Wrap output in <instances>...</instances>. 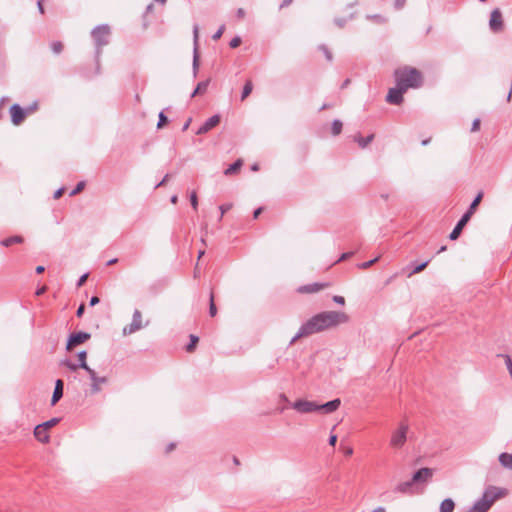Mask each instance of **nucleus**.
<instances>
[{
	"instance_id": "60",
	"label": "nucleus",
	"mask_w": 512,
	"mask_h": 512,
	"mask_svg": "<svg viewBox=\"0 0 512 512\" xmlns=\"http://www.w3.org/2000/svg\"><path fill=\"white\" fill-rule=\"evenodd\" d=\"M99 301H100V300H99V298H98L97 296H93V297H91V299H90L89 305H90V306H94V305L98 304V303H99Z\"/></svg>"
},
{
	"instance_id": "13",
	"label": "nucleus",
	"mask_w": 512,
	"mask_h": 512,
	"mask_svg": "<svg viewBox=\"0 0 512 512\" xmlns=\"http://www.w3.org/2000/svg\"><path fill=\"white\" fill-rule=\"evenodd\" d=\"M86 372L88 373L89 378L92 381L91 393L92 394L99 393L101 391L100 385L101 384H105L107 382V378L105 376L99 377L97 375L96 371L94 369H92V368L88 369Z\"/></svg>"
},
{
	"instance_id": "5",
	"label": "nucleus",
	"mask_w": 512,
	"mask_h": 512,
	"mask_svg": "<svg viewBox=\"0 0 512 512\" xmlns=\"http://www.w3.org/2000/svg\"><path fill=\"white\" fill-rule=\"evenodd\" d=\"M409 425L406 421H401L398 427L392 431L390 437V446L394 449H401L408 438Z\"/></svg>"
},
{
	"instance_id": "10",
	"label": "nucleus",
	"mask_w": 512,
	"mask_h": 512,
	"mask_svg": "<svg viewBox=\"0 0 512 512\" xmlns=\"http://www.w3.org/2000/svg\"><path fill=\"white\" fill-rule=\"evenodd\" d=\"M489 27H490L491 31L494 33H498L503 30L504 23H503L502 13H501L500 9L495 8L491 12L490 20H489Z\"/></svg>"
},
{
	"instance_id": "58",
	"label": "nucleus",
	"mask_w": 512,
	"mask_h": 512,
	"mask_svg": "<svg viewBox=\"0 0 512 512\" xmlns=\"http://www.w3.org/2000/svg\"><path fill=\"white\" fill-rule=\"evenodd\" d=\"M293 2V0H283L282 3L280 4V9H283L285 7H288L289 5H291V3Z\"/></svg>"
},
{
	"instance_id": "29",
	"label": "nucleus",
	"mask_w": 512,
	"mask_h": 512,
	"mask_svg": "<svg viewBox=\"0 0 512 512\" xmlns=\"http://www.w3.org/2000/svg\"><path fill=\"white\" fill-rule=\"evenodd\" d=\"M373 138H374L373 134H370L366 137L357 136V137H355V141H357V143L359 144V146L361 148H365L368 144H370L372 142Z\"/></svg>"
},
{
	"instance_id": "41",
	"label": "nucleus",
	"mask_w": 512,
	"mask_h": 512,
	"mask_svg": "<svg viewBox=\"0 0 512 512\" xmlns=\"http://www.w3.org/2000/svg\"><path fill=\"white\" fill-rule=\"evenodd\" d=\"M84 187H85V182L80 181L79 183H77L76 187L70 192V196L77 195L84 189Z\"/></svg>"
},
{
	"instance_id": "63",
	"label": "nucleus",
	"mask_w": 512,
	"mask_h": 512,
	"mask_svg": "<svg viewBox=\"0 0 512 512\" xmlns=\"http://www.w3.org/2000/svg\"><path fill=\"white\" fill-rule=\"evenodd\" d=\"M191 121H192L191 118L187 119V121L184 123V125L182 127V131H186L189 128Z\"/></svg>"
},
{
	"instance_id": "16",
	"label": "nucleus",
	"mask_w": 512,
	"mask_h": 512,
	"mask_svg": "<svg viewBox=\"0 0 512 512\" xmlns=\"http://www.w3.org/2000/svg\"><path fill=\"white\" fill-rule=\"evenodd\" d=\"M220 122V115L215 114L208 118L196 131L197 135L205 134L218 125Z\"/></svg>"
},
{
	"instance_id": "32",
	"label": "nucleus",
	"mask_w": 512,
	"mask_h": 512,
	"mask_svg": "<svg viewBox=\"0 0 512 512\" xmlns=\"http://www.w3.org/2000/svg\"><path fill=\"white\" fill-rule=\"evenodd\" d=\"M252 90H253L252 82L250 80L246 81V83L244 84L243 90H242L241 100H244L246 97H248L250 95V93L252 92Z\"/></svg>"
},
{
	"instance_id": "46",
	"label": "nucleus",
	"mask_w": 512,
	"mask_h": 512,
	"mask_svg": "<svg viewBox=\"0 0 512 512\" xmlns=\"http://www.w3.org/2000/svg\"><path fill=\"white\" fill-rule=\"evenodd\" d=\"M225 30V26L222 25L219 27V29L214 33V35L212 36L213 40H218L221 38L223 32Z\"/></svg>"
},
{
	"instance_id": "30",
	"label": "nucleus",
	"mask_w": 512,
	"mask_h": 512,
	"mask_svg": "<svg viewBox=\"0 0 512 512\" xmlns=\"http://www.w3.org/2000/svg\"><path fill=\"white\" fill-rule=\"evenodd\" d=\"M430 260H426L420 264H412V270L410 271V273L408 274V276H412L413 274H417V273H420L421 271H423L427 265L429 264Z\"/></svg>"
},
{
	"instance_id": "44",
	"label": "nucleus",
	"mask_w": 512,
	"mask_h": 512,
	"mask_svg": "<svg viewBox=\"0 0 512 512\" xmlns=\"http://www.w3.org/2000/svg\"><path fill=\"white\" fill-rule=\"evenodd\" d=\"M367 19H370V20H374L378 23H383L385 22V18L379 14H375V15H368L367 16Z\"/></svg>"
},
{
	"instance_id": "62",
	"label": "nucleus",
	"mask_w": 512,
	"mask_h": 512,
	"mask_svg": "<svg viewBox=\"0 0 512 512\" xmlns=\"http://www.w3.org/2000/svg\"><path fill=\"white\" fill-rule=\"evenodd\" d=\"M37 7H38L39 12L41 14H43L44 13V7H43V4H42V0H38Z\"/></svg>"
},
{
	"instance_id": "51",
	"label": "nucleus",
	"mask_w": 512,
	"mask_h": 512,
	"mask_svg": "<svg viewBox=\"0 0 512 512\" xmlns=\"http://www.w3.org/2000/svg\"><path fill=\"white\" fill-rule=\"evenodd\" d=\"M405 3H406V0H395L394 7L397 10L402 9L404 7Z\"/></svg>"
},
{
	"instance_id": "57",
	"label": "nucleus",
	"mask_w": 512,
	"mask_h": 512,
	"mask_svg": "<svg viewBox=\"0 0 512 512\" xmlns=\"http://www.w3.org/2000/svg\"><path fill=\"white\" fill-rule=\"evenodd\" d=\"M336 442H337V435H335V434L330 435V437H329V444L331 446H335Z\"/></svg>"
},
{
	"instance_id": "39",
	"label": "nucleus",
	"mask_w": 512,
	"mask_h": 512,
	"mask_svg": "<svg viewBox=\"0 0 512 512\" xmlns=\"http://www.w3.org/2000/svg\"><path fill=\"white\" fill-rule=\"evenodd\" d=\"M60 421L59 418H52L42 424H40L45 430H48L49 428L55 426Z\"/></svg>"
},
{
	"instance_id": "33",
	"label": "nucleus",
	"mask_w": 512,
	"mask_h": 512,
	"mask_svg": "<svg viewBox=\"0 0 512 512\" xmlns=\"http://www.w3.org/2000/svg\"><path fill=\"white\" fill-rule=\"evenodd\" d=\"M342 127H343V124L340 120L338 119H335L333 122H332V126H331V132L333 135H338L341 133L342 131Z\"/></svg>"
},
{
	"instance_id": "35",
	"label": "nucleus",
	"mask_w": 512,
	"mask_h": 512,
	"mask_svg": "<svg viewBox=\"0 0 512 512\" xmlns=\"http://www.w3.org/2000/svg\"><path fill=\"white\" fill-rule=\"evenodd\" d=\"M210 303H209V315L211 317H215L217 314V307L214 302V295L213 293L210 294Z\"/></svg>"
},
{
	"instance_id": "24",
	"label": "nucleus",
	"mask_w": 512,
	"mask_h": 512,
	"mask_svg": "<svg viewBox=\"0 0 512 512\" xmlns=\"http://www.w3.org/2000/svg\"><path fill=\"white\" fill-rule=\"evenodd\" d=\"M455 503L451 498L444 499L440 504V512H453Z\"/></svg>"
},
{
	"instance_id": "20",
	"label": "nucleus",
	"mask_w": 512,
	"mask_h": 512,
	"mask_svg": "<svg viewBox=\"0 0 512 512\" xmlns=\"http://www.w3.org/2000/svg\"><path fill=\"white\" fill-rule=\"evenodd\" d=\"M326 284L322 283H311L307 285L300 286L298 288V292L300 293H315L324 288Z\"/></svg>"
},
{
	"instance_id": "27",
	"label": "nucleus",
	"mask_w": 512,
	"mask_h": 512,
	"mask_svg": "<svg viewBox=\"0 0 512 512\" xmlns=\"http://www.w3.org/2000/svg\"><path fill=\"white\" fill-rule=\"evenodd\" d=\"M242 164L243 163H242L241 159L236 160L234 163L230 164L228 166V168L225 169L224 174L226 176H229V175H232V174L236 173L237 171H239V169L241 168Z\"/></svg>"
},
{
	"instance_id": "55",
	"label": "nucleus",
	"mask_w": 512,
	"mask_h": 512,
	"mask_svg": "<svg viewBox=\"0 0 512 512\" xmlns=\"http://www.w3.org/2000/svg\"><path fill=\"white\" fill-rule=\"evenodd\" d=\"M84 311H85V305H84V304H81V305L78 307L77 311H76V316H77V317H81V316L83 315Z\"/></svg>"
},
{
	"instance_id": "50",
	"label": "nucleus",
	"mask_w": 512,
	"mask_h": 512,
	"mask_svg": "<svg viewBox=\"0 0 512 512\" xmlns=\"http://www.w3.org/2000/svg\"><path fill=\"white\" fill-rule=\"evenodd\" d=\"M346 22H347V19H346V18H335V19H334V23H335L338 27H340V28L344 27V25L346 24Z\"/></svg>"
},
{
	"instance_id": "47",
	"label": "nucleus",
	"mask_w": 512,
	"mask_h": 512,
	"mask_svg": "<svg viewBox=\"0 0 512 512\" xmlns=\"http://www.w3.org/2000/svg\"><path fill=\"white\" fill-rule=\"evenodd\" d=\"M231 208V204H223L219 206V210L221 212L219 220L222 219L223 215Z\"/></svg>"
},
{
	"instance_id": "26",
	"label": "nucleus",
	"mask_w": 512,
	"mask_h": 512,
	"mask_svg": "<svg viewBox=\"0 0 512 512\" xmlns=\"http://www.w3.org/2000/svg\"><path fill=\"white\" fill-rule=\"evenodd\" d=\"M209 80H204V81H201L197 84L196 88L194 89V91L192 92L191 94V97H195L196 95L198 94H203L207 91V88H208V85H209Z\"/></svg>"
},
{
	"instance_id": "17",
	"label": "nucleus",
	"mask_w": 512,
	"mask_h": 512,
	"mask_svg": "<svg viewBox=\"0 0 512 512\" xmlns=\"http://www.w3.org/2000/svg\"><path fill=\"white\" fill-rule=\"evenodd\" d=\"M471 217H469V214H463L462 217L459 219V221L457 222L456 226L453 228L452 232L449 234V239L450 240H456L459 238L461 232H462V229L464 228V226L467 224V222L469 221Z\"/></svg>"
},
{
	"instance_id": "28",
	"label": "nucleus",
	"mask_w": 512,
	"mask_h": 512,
	"mask_svg": "<svg viewBox=\"0 0 512 512\" xmlns=\"http://www.w3.org/2000/svg\"><path fill=\"white\" fill-rule=\"evenodd\" d=\"M77 356H78V360H79L78 366H80L85 371H87L88 369L91 368L90 366H88V364L86 362L87 352L85 350L80 351L77 354Z\"/></svg>"
},
{
	"instance_id": "4",
	"label": "nucleus",
	"mask_w": 512,
	"mask_h": 512,
	"mask_svg": "<svg viewBox=\"0 0 512 512\" xmlns=\"http://www.w3.org/2000/svg\"><path fill=\"white\" fill-rule=\"evenodd\" d=\"M110 34L111 30L107 24L98 25L92 30L91 36L95 42L97 58L101 54V48L109 43Z\"/></svg>"
},
{
	"instance_id": "2",
	"label": "nucleus",
	"mask_w": 512,
	"mask_h": 512,
	"mask_svg": "<svg viewBox=\"0 0 512 512\" xmlns=\"http://www.w3.org/2000/svg\"><path fill=\"white\" fill-rule=\"evenodd\" d=\"M394 77L396 84L404 87L406 90L409 88H419L422 85V75L419 70L413 67H403L395 70Z\"/></svg>"
},
{
	"instance_id": "34",
	"label": "nucleus",
	"mask_w": 512,
	"mask_h": 512,
	"mask_svg": "<svg viewBox=\"0 0 512 512\" xmlns=\"http://www.w3.org/2000/svg\"><path fill=\"white\" fill-rule=\"evenodd\" d=\"M198 341H199V338L196 335L191 334L190 335V342L186 346V351L187 352H192L195 349Z\"/></svg>"
},
{
	"instance_id": "23",
	"label": "nucleus",
	"mask_w": 512,
	"mask_h": 512,
	"mask_svg": "<svg viewBox=\"0 0 512 512\" xmlns=\"http://www.w3.org/2000/svg\"><path fill=\"white\" fill-rule=\"evenodd\" d=\"M23 241H24V239L22 236L15 235V236H11V237L3 239L0 242V244L2 246L9 247L12 244H21V243H23Z\"/></svg>"
},
{
	"instance_id": "42",
	"label": "nucleus",
	"mask_w": 512,
	"mask_h": 512,
	"mask_svg": "<svg viewBox=\"0 0 512 512\" xmlns=\"http://www.w3.org/2000/svg\"><path fill=\"white\" fill-rule=\"evenodd\" d=\"M190 203L194 210L198 208V198L195 191L190 194Z\"/></svg>"
},
{
	"instance_id": "49",
	"label": "nucleus",
	"mask_w": 512,
	"mask_h": 512,
	"mask_svg": "<svg viewBox=\"0 0 512 512\" xmlns=\"http://www.w3.org/2000/svg\"><path fill=\"white\" fill-rule=\"evenodd\" d=\"M479 128H480V119L476 118L472 122L471 131L476 132L479 130Z\"/></svg>"
},
{
	"instance_id": "14",
	"label": "nucleus",
	"mask_w": 512,
	"mask_h": 512,
	"mask_svg": "<svg viewBox=\"0 0 512 512\" xmlns=\"http://www.w3.org/2000/svg\"><path fill=\"white\" fill-rule=\"evenodd\" d=\"M27 110L23 109L19 104H13L10 107L11 121L14 125L21 124L26 116Z\"/></svg>"
},
{
	"instance_id": "7",
	"label": "nucleus",
	"mask_w": 512,
	"mask_h": 512,
	"mask_svg": "<svg viewBox=\"0 0 512 512\" xmlns=\"http://www.w3.org/2000/svg\"><path fill=\"white\" fill-rule=\"evenodd\" d=\"M291 408L300 414H308L318 412V403L315 401H309L305 399H298L291 403Z\"/></svg>"
},
{
	"instance_id": "61",
	"label": "nucleus",
	"mask_w": 512,
	"mask_h": 512,
	"mask_svg": "<svg viewBox=\"0 0 512 512\" xmlns=\"http://www.w3.org/2000/svg\"><path fill=\"white\" fill-rule=\"evenodd\" d=\"M169 176H170L169 174H166V175L164 176V178L162 179V181H161V182H159V183L155 186V188H158V187H160V186L164 185V184H165V182L168 180Z\"/></svg>"
},
{
	"instance_id": "11",
	"label": "nucleus",
	"mask_w": 512,
	"mask_h": 512,
	"mask_svg": "<svg viewBox=\"0 0 512 512\" xmlns=\"http://www.w3.org/2000/svg\"><path fill=\"white\" fill-rule=\"evenodd\" d=\"M198 37H199V26L197 24H195L193 26L194 49H193V63H192V71H193L194 77L197 76L198 68H199Z\"/></svg>"
},
{
	"instance_id": "56",
	"label": "nucleus",
	"mask_w": 512,
	"mask_h": 512,
	"mask_svg": "<svg viewBox=\"0 0 512 512\" xmlns=\"http://www.w3.org/2000/svg\"><path fill=\"white\" fill-rule=\"evenodd\" d=\"M63 192H64L63 187L56 190L53 195L54 199H59L62 196Z\"/></svg>"
},
{
	"instance_id": "3",
	"label": "nucleus",
	"mask_w": 512,
	"mask_h": 512,
	"mask_svg": "<svg viewBox=\"0 0 512 512\" xmlns=\"http://www.w3.org/2000/svg\"><path fill=\"white\" fill-rule=\"evenodd\" d=\"M321 331L344 324L349 321L346 313L340 311H325L313 316Z\"/></svg>"
},
{
	"instance_id": "25",
	"label": "nucleus",
	"mask_w": 512,
	"mask_h": 512,
	"mask_svg": "<svg viewBox=\"0 0 512 512\" xmlns=\"http://www.w3.org/2000/svg\"><path fill=\"white\" fill-rule=\"evenodd\" d=\"M483 198V192H479L476 197L474 198V200L472 201V203L470 204L468 210L465 212V214H469V217L472 216V214L474 213L475 209L477 208V206L480 204L481 200Z\"/></svg>"
},
{
	"instance_id": "54",
	"label": "nucleus",
	"mask_w": 512,
	"mask_h": 512,
	"mask_svg": "<svg viewBox=\"0 0 512 512\" xmlns=\"http://www.w3.org/2000/svg\"><path fill=\"white\" fill-rule=\"evenodd\" d=\"M87 278H88V274H87V273H86V274H83V275L79 278V280H78V282H77V286H78V287L82 286V285L85 283V281L87 280Z\"/></svg>"
},
{
	"instance_id": "40",
	"label": "nucleus",
	"mask_w": 512,
	"mask_h": 512,
	"mask_svg": "<svg viewBox=\"0 0 512 512\" xmlns=\"http://www.w3.org/2000/svg\"><path fill=\"white\" fill-rule=\"evenodd\" d=\"M61 365L66 366L71 371H76L77 369L81 368L78 366V364L71 362L70 360H63L61 362Z\"/></svg>"
},
{
	"instance_id": "31",
	"label": "nucleus",
	"mask_w": 512,
	"mask_h": 512,
	"mask_svg": "<svg viewBox=\"0 0 512 512\" xmlns=\"http://www.w3.org/2000/svg\"><path fill=\"white\" fill-rule=\"evenodd\" d=\"M412 485H413V483H412L411 480L410 481H406V482H402V483H399L396 486L395 490L397 492H400V493H407V492L410 491V488H411Z\"/></svg>"
},
{
	"instance_id": "37",
	"label": "nucleus",
	"mask_w": 512,
	"mask_h": 512,
	"mask_svg": "<svg viewBox=\"0 0 512 512\" xmlns=\"http://www.w3.org/2000/svg\"><path fill=\"white\" fill-rule=\"evenodd\" d=\"M319 50H321V51L323 52V54H324L325 58H326L329 62H331V61H332V59H333V55H332L331 51L328 49V47H327L326 45L321 44V45L319 46Z\"/></svg>"
},
{
	"instance_id": "59",
	"label": "nucleus",
	"mask_w": 512,
	"mask_h": 512,
	"mask_svg": "<svg viewBox=\"0 0 512 512\" xmlns=\"http://www.w3.org/2000/svg\"><path fill=\"white\" fill-rule=\"evenodd\" d=\"M236 16L238 18H244L245 16V11L243 8H238L237 11H236Z\"/></svg>"
},
{
	"instance_id": "12",
	"label": "nucleus",
	"mask_w": 512,
	"mask_h": 512,
	"mask_svg": "<svg viewBox=\"0 0 512 512\" xmlns=\"http://www.w3.org/2000/svg\"><path fill=\"white\" fill-rule=\"evenodd\" d=\"M90 337L91 335L87 332L72 333L68 338L66 349L70 351L73 347L80 345L90 339Z\"/></svg>"
},
{
	"instance_id": "1",
	"label": "nucleus",
	"mask_w": 512,
	"mask_h": 512,
	"mask_svg": "<svg viewBox=\"0 0 512 512\" xmlns=\"http://www.w3.org/2000/svg\"><path fill=\"white\" fill-rule=\"evenodd\" d=\"M506 489L489 486L485 489L482 497L478 499L467 512H487L493 503L506 495Z\"/></svg>"
},
{
	"instance_id": "6",
	"label": "nucleus",
	"mask_w": 512,
	"mask_h": 512,
	"mask_svg": "<svg viewBox=\"0 0 512 512\" xmlns=\"http://www.w3.org/2000/svg\"><path fill=\"white\" fill-rule=\"evenodd\" d=\"M322 332L319 328L317 322H315L314 317L308 319L305 323H303L298 330V332L294 335V337L290 340L289 345H293L298 339L302 337H308L315 333Z\"/></svg>"
},
{
	"instance_id": "21",
	"label": "nucleus",
	"mask_w": 512,
	"mask_h": 512,
	"mask_svg": "<svg viewBox=\"0 0 512 512\" xmlns=\"http://www.w3.org/2000/svg\"><path fill=\"white\" fill-rule=\"evenodd\" d=\"M34 436L37 440H39L42 443H46L49 441V435L47 433V430H45L41 425H37L34 428Z\"/></svg>"
},
{
	"instance_id": "19",
	"label": "nucleus",
	"mask_w": 512,
	"mask_h": 512,
	"mask_svg": "<svg viewBox=\"0 0 512 512\" xmlns=\"http://www.w3.org/2000/svg\"><path fill=\"white\" fill-rule=\"evenodd\" d=\"M64 382L61 379H57L51 399V405H55L63 396Z\"/></svg>"
},
{
	"instance_id": "64",
	"label": "nucleus",
	"mask_w": 512,
	"mask_h": 512,
	"mask_svg": "<svg viewBox=\"0 0 512 512\" xmlns=\"http://www.w3.org/2000/svg\"><path fill=\"white\" fill-rule=\"evenodd\" d=\"M372 512H385V508L384 507H377L374 510H372Z\"/></svg>"
},
{
	"instance_id": "48",
	"label": "nucleus",
	"mask_w": 512,
	"mask_h": 512,
	"mask_svg": "<svg viewBox=\"0 0 512 512\" xmlns=\"http://www.w3.org/2000/svg\"><path fill=\"white\" fill-rule=\"evenodd\" d=\"M241 44V38L239 36L234 37L229 45L231 48H237Z\"/></svg>"
},
{
	"instance_id": "22",
	"label": "nucleus",
	"mask_w": 512,
	"mask_h": 512,
	"mask_svg": "<svg viewBox=\"0 0 512 512\" xmlns=\"http://www.w3.org/2000/svg\"><path fill=\"white\" fill-rule=\"evenodd\" d=\"M498 460L504 468L512 470V454L503 452L499 455Z\"/></svg>"
},
{
	"instance_id": "15",
	"label": "nucleus",
	"mask_w": 512,
	"mask_h": 512,
	"mask_svg": "<svg viewBox=\"0 0 512 512\" xmlns=\"http://www.w3.org/2000/svg\"><path fill=\"white\" fill-rule=\"evenodd\" d=\"M433 476V469L431 468H421L417 470L412 476V483H424L428 481Z\"/></svg>"
},
{
	"instance_id": "52",
	"label": "nucleus",
	"mask_w": 512,
	"mask_h": 512,
	"mask_svg": "<svg viewBox=\"0 0 512 512\" xmlns=\"http://www.w3.org/2000/svg\"><path fill=\"white\" fill-rule=\"evenodd\" d=\"M352 255H354V252H353V251L343 253V254L340 256V258L336 261V263H337V262H340V261H344V260H346V259L350 258Z\"/></svg>"
},
{
	"instance_id": "43",
	"label": "nucleus",
	"mask_w": 512,
	"mask_h": 512,
	"mask_svg": "<svg viewBox=\"0 0 512 512\" xmlns=\"http://www.w3.org/2000/svg\"><path fill=\"white\" fill-rule=\"evenodd\" d=\"M378 260H379V257H376V258H374L372 260H369L367 262H363V263L358 264V267L360 269H367L370 266H372L375 262H377Z\"/></svg>"
},
{
	"instance_id": "36",
	"label": "nucleus",
	"mask_w": 512,
	"mask_h": 512,
	"mask_svg": "<svg viewBox=\"0 0 512 512\" xmlns=\"http://www.w3.org/2000/svg\"><path fill=\"white\" fill-rule=\"evenodd\" d=\"M168 123V117L165 115L163 111H161L158 115V123L157 128L161 129Z\"/></svg>"
},
{
	"instance_id": "38",
	"label": "nucleus",
	"mask_w": 512,
	"mask_h": 512,
	"mask_svg": "<svg viewBox=\"0 0 512 512\" xmlns=\"http://www.w3.org/2000/svg\"><path fill=\"white\" fill-rule=\"evenodd\" d=\"M51 50L55 54H60L63 50V45L60 41H54L51 43Z\"/></svg>"
},
{
	"instance_id": "8",
	"label": "nucleus",
	"mask_w": 512,
	"mask_h": 512,
	"mask_svg": "<svg viewBox=\"0 0 512 512\" xmlns=\"http://www.w3.org/2000/svg\"><path fill=\"white\" fill-rule=\"evenodd\" d=\"M142 327H143L142 315H141V312L138 309H136L133 312L131 323L129 325L125 326L123 328L122 332H123V335H130V334L137 332Z\"/></svg>"
},
{
	"instance_id": "18",
	"label": "nucleus",
	"mask_w": 512,
	"mask_h": 512,
	"mask_svg": "<svg viewBox=\"0 0 512 512\" xmlns=\"http://www.w3.org/2000/svg\"><path fill=\"white\" fill-rule=\"evenodd\" d=\"M340 404L341 401L339 398L333 399L324 404H318V412H321L323 414L333 413L339 408Z\"/></svg>"
},
{
	"instance_id": "53",
	"label": "nucleus",
	"mask_w": 512,
	"mask_h": 512,
	"mask_svg": "<svg viewBox=\"0 0 512 512\" xmlns=\"http://www.w3.org/2000/svg\"><path fill=\"white\" fill-rule=\"evenodd\" d=\"M333 301H334L335 303L339 304V305H344V304H345V299H344V297L339 296V295H335V296L333 297Z\"/></svg>"
},
{
	"instance_id": "9",
	"label": "nucleus",
	"mask_w": 512,
	"mask_h": 512,
	"mask_svg": "<svg viewBox=\"0 0 512 512\" xmlns=\"http://www.w3.org/2000/svg\"><path fill=\"white\" fill-rule=\"evenodd\" d=\"M406 91L407 90L404 87L396 85V87L389 89L386 101L393 105H399L403 102V94Z\"/></svg>"
},
{
	"instance_id": "45",
	"label": "nucleus",
	"mask_w": 512,
	"mask_h": 512,
	"mask_svg": "<svg viewBox=\"0 0 512 512\" xmlns=\"http://www.w3.org/2000/svg\"><path fill=\"white\" fill-rule=\"evenodd\" d=\"M504 358L507 370L510 371L512 369V359L508 354L501 355Z\"/></svg>"
}]
</instances>
